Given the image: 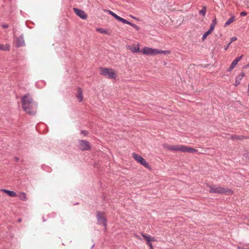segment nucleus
I'll use <instances>...</instances> for the list:
<instances>
[{
  "label": "nucleus",
  "instance_id": "obj_1",
  "mask_svg": "<svg viewBox=\"0 0 249 249\" xmlns=\"http://www.w3.org/2000/svg\"><path fill=\"white\" fill-rule=\"evenodd\" d=\"M21 102L23 109L26 113L32 115L36 114L37 105L33 101L29 94L23 96Z\"/></svg>",
  "mask_w": 249,
  "mask_h": 249
},
{
  "label": "nucleus",
  "instance_id": "obj_2",
  "mask_svg": "<svg viewBox=\"0 0 249 249\" xmlns=\"http://www.w3.org/2000/svg\"><path fill=\"white\" fill-rule=\"evenodd\" d=\"M163 147L170 151H177L182 152L194 153L197 151L195 149L183 145H170L167 143H164Z\"/></svg>",
  "mask_w": 249,
  "mask_h": 249
},
{
  "label": "nucleus",
  "instance_id": "obj_3",
  "mask_svg": "<svg viewBox=\"0 0 249 249\" xmlns=\"http://www.w3.org/2000/svg\"><path fill=\"white\" fill-rule=\"evenodd\" d=\"M210 192L211 193H218L221 194L229 195L232 193V191L227 188H223L217 185H209Z\"/></svg>",
  "mask_w": 249,
  "mask_h": 249
},
{
  "label": "nucleus",
  "instance_id": "obj_4",
  "mask_svg": "<svg viewBox=\"0 0 249 249\" xmlns=\"http://www.w3.org/2000/svg\"><path fill=\"white\" fill-rule=\"evenodd\" d=\"M101 74L110 79H115L116 77L115 71L112 69L101 68Z\"/></svg>",
  "mask_w": 249,
  "mask_h": 249
},
{
  "label": "nucleus",
  "instance_id": "obj_5",
  "mask_svg": "<svg viewBox=\"0 0 249 249\" xmlns=\"http://www.w3.org/2000/svg\"><path fill=\"white\" fill-rule=\"evenodd\" d=\"M132 156L137 161L141 163L142 165H143L146 168H149V164L147 163V162L141 156H140L138 154L133 153L132 154Z\"/></svg>",
  "mask_w": 249,
  "mask_h": 249
},
{
  "label": "nucleus",
  "instance_id": "obj_6",
  "mask_svg": "<svg viewBox=\"0 0 249 249\" xmlns=\"http://www.w3.org/2000/svg\"><path fill=\"white\" fill-rule=\"evenodd\" d=\"M78 146L82 151L88 150L90 148L89 142L85 140H79Z\"/></svg>",
  "mask_w": 249,
  "mask_h": 249
},
{
  "label": "nucleus",
  "instance_id": "obj_7",
  "mask_svg": "<svg viewBox=\"0 0 249 249\" xmlns=\"http://www.w3.org/2000/svg\"><path fill=\"white\" fill-rule=\"evenodd\" d=\"M216 23H217L216 18H214L213 19L212 23H211V24L210 25V27L209 29L206 32H205L202 36V40L203 41H204L206 38L207 36L208 35H209L213 31L215 26L216 24Z\"/></svg>",
  "mask_w": 249,
  "mask_h": 249
},
{
  "label": "nucleus",
  "instance_id": "obj_8",
  "mask_svg": "<svg viewBox=\"0 0 249 249\" xmlns=\"http://www.w3.org/2000/svg\"><path fill=\"white\" fill-rule=\"evenodd\" d=\"M142 52L143 54L154 55L158 54L159 49H152L146 47L143 48Z\"/></svg>",
  "mask_w": 249,
  "mask_h": 249
},
{
  "label": "nucleus",
  "instance_id": "obj_9",
  "mask_svg": "<svg viewBox=\"0 0 249 249\" xmlns=\"http://www.w3.org/2000/svg\"><path fill=\"white\" fill-rule=\"evenodd\" d=\"M102 213L101 212H98L97 213V219L98 221V224L100 225H103L105 228L107 226L106 224V219L103 216Z\"/></svg>",
  "mask_w": 249,
  "mask_h": 249
},
{
  "label": "nucleus",
  "instance_id": "obj_10",
  "mask_svg": "<svg viewBox=\"0 0 249 249\" xmlns=\"http://www.w3.org/2000/svg\"><path fill=\"white\" fill-rule=\"evenodd\" d=\"M73 10L75 13L83 19H86L87 18V15L83 10L77 8H73Z\"/></svg>",
  "mask_w": 249,
  "mask_h": 249
},
{
  "label": "nucleus",
  "instance_id": "obj_11",
  "mask_svg": "<svg viewBox=\"0 0 249 249\" xmlns=\"http://www.w3.org/2000/svg\"><path fill=\"white\" fill-rule=\"evenodd\" d=\"M243 57V55H241L240 56H239L235 58L231 63L230 67L229 68L228 71H232L234 67L236 66V65L237 64L238 62L242 59Z\"/></svg>",
  "mask_w": 249,
  "mask_h": 249
},
{
  "label": "nucleus",
  "instance_id": "obj_12",
  "mask_svg": "<svg viewBox=\"0 0 249 249\" xmlns=\"http://www.w3.org/2000/svg\"><path fill=\"white\" fill-rule=\"evenodd\" d=\"M132 52L138 53L140 51L139 44L134 45L132 46H128L127 47Z\"/></svg>",
  "mask_w": 249,
  "mask_h": 249
},
{
  "label": "nucleus",
  "instance_id": "obj_13",
  "mask_svg": "<svg viewBox=\"0 0 249 249\" xmlns=\"http://www.w3.org/2000/svg\"><path fill=\"white\" fill-rule=\"evenodd\" d=\"M245 76V73L243 72H242L239 75H238L235 79V86H237L238 85L240 84V82L243 77Z\"/></svg>",
  "mask_w": 249,
  "mask_h": 249
},
{
  "label": "nucleus",
  "instance_id": "obj_14",
  "mask_svg": "<svg viewBox=\"0 0 249 249\" xmlns=\"http://www.w3.org/2000/svg\"><path fill=\"white\" fill-rule=\"evenodd\" d=\"M24 45V40L22 36L17 38V45L18 47L23 46Z\"/></svg>",
  "mask_w": 249,
  "mask_h": 249
},
{
  "label": "nucleus",
  "instance_id": "obj_15",
  "mask_svg": "<svg viewBox=\"0 0 249 249\" xmlns=\"http://www.w3.org/2000/svg\"><path fill=\"white\" fill-rule=\"evenodd\" d=\"M76 98L78 99L79 102H81L83 101V97L82 94V89L80 88H78L77 92L76 94Z\"/></svg>",
  "mask_w": 249,
  "mask_h": 249
},
{
  "label": "nucleus",
  "instance_id": "obj_16",
  "mask_svg": "<svg viewBox=\"0 0 249 249\" xmlns=\"http://www.w3.org/2000/svg\"><path fill=\"white\" fill-rule=\"evenodd\" d=\"M1 191L7 194L9 196L11 197H15L17 196V194L14 191H9L5 189H1Z\"/></svg>",
  "mask_w": 249,
  "mask_h": 249
},
{
  "label": "nucleus",
  "instance_id": "obj_17",
  "mask_svg": "<svg viewBox=\"0 0 249 249\" xmlns=\"http://www.w3.org/2000/svg\"><path fill=\"white\" fill-rule=\"evenodd\" d=\"M10 49V46L8 44H0V50L2 51H8Z\"/></svg>",
  "mask_w": 249,
  "mask_h": 249
},
{
  "label": "nucleus",
  "instance_id": "obj_18",
  "mask_svg": "<svg viewBox=\"0 0 249 249\" xmlns=\"http://www.w3.org/2000/svg\"><path fill=\"white\" fill-rule=\"evenodd\" d=\"M18 197L20 200L23 201H26L27 199L26 194L24 193H20V194L18 195Z\"/></svg>",
  "mask_w": 249,
  "mask_h": 249
},
{
  "label": "nucleus",
  "instance_id": "obj_19",
  "mask_svg": "<svg viewBox=\"0 0 249 249\" xmlns=\"http://www.w3.org/2000/svg\"><path fill=\"white\" fill-rule=\"evenodd\" d=\"M234 20V17H232L230 18L224 24V26H227L228 25H230L231 23Z\"/></svg>",
  "mask_w": 249,
  "mask_h": 249
},
{
  "label": "nucleus",
  "instance_id": "obj_20",
  "mask_svg": "<svg viewBox=\"0 0 249 249\" xmlns=\"http://www.w3.org/2000/svg\"><path fill=\"white\" fill-rule=\"evenodd\" d=\"M206 8L205 6L203 7L202 9L199 11V14L202 16L203 17H204L206 15Z\"/></svg>",
  "mask_w": 249,
  "mask_h": 249
},
{
  "label": "nucleus",
  "instance_id": "obj_21",
  "mask_svg": "<svg viewBox=\"0 0 249 249\" xmlns=\"http://www.w3.org/2000/svg\"><path fill=\"white\" fill-rule=\"evenodd\" d=\"M107 11L110 15L112 16L114 18L118 20L120 17L118 16L115 13L110 10H107Z\"/></svg>",
  "mask_w": 249,
  "mask_h": 249
},
{
  "label": "nucleus",
  "instance_id": "obj_22",
  "mask_svg": "<svg viewBox=\"0 0 249 249\" xmlns=\"http://www.w3.org/2000/svg\"><path fill=\"white\" fill-rule=\"evenodd\" d=\"M142 236L144 238L145 240H146L147 243L151 242V237H150L149 235H147L146 234H142Z\"/></svg>",
  "mask_w": 249,
  "mask_h": 249
},
{
  "label": "nucleus",
  "instance_id": "obj_23",
  "mask_svg": "<svg viewBox=\"0 0 249 249\" xmlns=\"http://www.w3.org/2000/svg\"><path fill=\"white\" fill-rule=\"evenodd\" d=\"M118 20L123 22V23H125V24H129V21H127L125 19H124L121 17H120Z\"/></svg>",
  "mask_w": 249,
  "mask_h": 249
},
{
  "label": "nucleus",
  "instance_id": "obj_24",
  "mask_svg": "<svg viewBox=\"0 0 249 249\" xmlns=\"http://www.w3.org/2000/svg\"><path fill=\"white\" fill-rule=\"evenodd\" d=\"M96 30L98 32L101 33L102 34H107V31L103 28H97L96 29Z\"/></svg>",
  "mask_w": 249,
  "mask_h": 249
},
{
  "label": "nucleus",
  "instance_id": "obj_25",
  "mask_svg": "<svg viewBox=\"0 0 249 249\" xmlns=\"http://www.w3.org/2000/svg\"><path fill=\"white\" fill-rule=\"evenodd\" d=\"M129 25L131 26L132 27H134L135 29H136L137 31H139L140 30V27L137 26V25L133 24L130 22H129Z\"/></svg>",
  "mask_w": 249,
  "mask_h": 249
},
{
  "label": "nucleus",
  "instance_id": "obj_26",
  "mask_svg": "<svg viewBox=\"0 0 249 249\" xmlns=\"http://www.w3.org/2000/svg\"><path fill=\"white\" fill-rule=\"evenodd\" d=\"M160 53L168 54V53H169V51H165V50L162 51V50H159L158 54H160Z\"/></svg>",
  "mask_w": 249,
  "mask_h": 249
},
{
  "label": "nucleus",
  "instance_id": "obj_27",
  "mask_svg": "<svg viewBox=\"0 0 249 249\" xmlns=\"http://www.w3.org/2000/svg\"><path fill=\"white\" fill-rule=\"evenodd\" d=\"M236 40H237V37H231V40H230V43H231V44L232 42H233V41H235Z\"/></svg>",
  "mask_w": 249,
  "mask_h": 249
},
{
  "label": "nucleus",
  "instance_id": "obj_28",
  "mask_svg": "<svg viewBox=\"0 0 249 249\" xmlns=\"http://www.w3.org/2000/svg\"><path fill=\"white\" fill-rule=\"evenodd\" d=\"M247 15V13H246V12H242L240 13V16H242V17L246 16Z\"/></svg>",
  "mask_w": 249,
  "mask_h": 249
},
{
  "label": "nucleus",
  "instance_id": "obj_29",
  "mask_svg": "<svg viewBox=\"0 0 249 249\" xmlns=\"http://www.w3.org/2000/svg\"><path fill=\"white\" fill-rule=\"evenodd\" d=\"M147 244L150 247L151 249H153V247L152 246V243H151V242H147Z\"/></svg>",
  "mask_w": 249,
  "mask_h": 249
},
{
  "label": "nucleus",
  "instance_id": "obj_30",
  "mask_svg": "<svg viewBox=\"0 0 249 249\" xmlns=\"http://www.w3.org/2000/svg\"><path fill=\"white\" fill-rule=\"evenodd\" d=\"M2 26L3 28H7L9 27V25L7 24H3Z\"/></svg>",
  "mask_w": 249,
  "mask_h": 249
},
{
  "label": "nucleus",
  "instance_id": "obj_31",
  "mask_svg": "<svg viewBox=\"0 0 249 249\" xmlns=\"http://www.w3.org/2000/svg\"><path fill=\"white\" fill-rule=\"evenodd\" d=\"M230 44H231V43H229L225 47V48H224L225 50H227L228 49Z\"/></svg>",
  "mask_w": 249,
  "mask_h": 249
},
{
  "label": "nucleus",
  "instance_id": "obj_32",
  "mask_svg": "<svg viewBox=\"0 0 249 249\" xmlns=\"http://www.w3.org/2000/svg\"><path fill=\"white\" fill-rule=\"evenodd\" d=\"M82 133L83 134H84L85 135H87V131H82Z\"/></svg>",
  "mask_w": 249,
  "mask_h": 249
},
{
  "label": "nucleus",
  "instance_id": "obj_33",
  "mask_svg": "<svg viewBox=\"0 0 249 249\" xmlns=\"http://www.w3.org/2000/svg\"><path fill=\"white\" fill-rule=\"evenodd\" d=\"M155 241H156V240L155 239L154 237H151V242Z\"/></svg>",
  "mask_w": 249,
  "mask_h": 249
},
{
  "label": "nucleus",
  "instance_id": "obj_34",
  "mask_svg": "<svg viewBox=\"0 0 249 249\" xmlns=\"http://www.w3.org/2000/svg\"><path fill=\"white\" fill-rule=\"evenodd\" d=\"M131 17H132L134 19H136V18L132 16H131Z\"/></svg>",
  "mask_w": 249,
  "mask_h": 249
},
{
  "label": "nucleus",
  "instance_id": "obj_35",
  "mask_svg": "<svg viewBox=\"0 0 249 249\" xmlns=\"http://www.w3.org/2000/svg\"><path fill=\"white\" fill-rule=\"evenodd\" d=\"M21 219H18V221L19 222H21Z\"/></svg>",
  "mask_w": 249,
  "mask_h": 249
},
{
  "label": "nucleus",
  "instance_id": "obj_36",
  "mask_svg": "<svg viewBox=\"0 0 249 249\" xmlns=\"http://www.w3.org/2000/svg\"><path fill=\"white\" fill-rule=\"evenodd\" d=\"M239 249H249V248H248V249H244V248H239Z\"/></svg>",
  "mask_w": 249,
  "mask_h": 249
},
{
  "label": "nucleus",
  "instance_id": "obj_37",
  "mask_svg": "<svg viewBox=\"0 0 249 249\" xmlns=\"http://www.w3.org/2000/svg\"><path fill=\"white\" fill-rule=\"evenodd\" d=\"M248 91H249V85H248Z\"/></svg>",
  "mask_w": 249,
  "mask_h": 249
}]
</instances>
